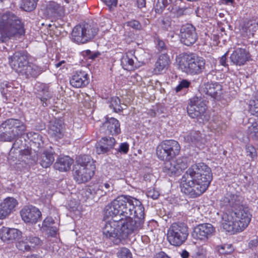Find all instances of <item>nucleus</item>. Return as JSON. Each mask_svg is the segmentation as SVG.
Instances as JSON below:
<instances>
[{"label":"nucleus","mask_w":258,"mask_h":258,"mask_svg":"<svg viewBox=\"0 0 258 258\" xmlns=\"http://www.w3.org/2000/svg\"><path fill=\"white\" fill-rule=\"evenodd\" d=\"M180 38L181 43L187 46L194 44L198 38L196 28L190 24H186L180 29Z\"/></svg>","instance_id":"nucleus-11"},{"label":"nucleus","mask_w":258,"mask_h":258,"mask_svg":"<svg viewBox=\"0 0 258 258\" xmlns=\"http://www.w3.org/2000/svg\"><path fill=\"white\" fill-rule=\"evenodd\" d=\"M201 90L212 97L218 98L222 94V87L217 83H205L201 88Z\"/></svg>","instance_id":"nucleus-24"},{"label":"nucleus","mask_w":258,"mask_h":258,"mask_svg":"<svg viewBox=\"0 0 258 258\" xmlns=\"http://www.w3.org/2000/svg\"><path fill=\"white\" fill-rule=\"evenodd\" d=\"M66 3L70 4L73 5V6L71 8L70 7L68 8L70 11L73 12L74 11H76L78 8V5L74 3V0H64Z\"/></svg>","instance_id":"nucleus-56"},{"label":"nucleus","mask_w":258,"mask_h":258,"mask_svg":"<svg viewBox=\"0 0 258 258\" xmlns=\"http://www.w3.org/2000/svg\"><path fill=\"white\" fill-rule=\"evenodd\" d=\"M121 64L124 70L127 71L132 70L138 67L134 60L132 58L130 57L127 54L123 55L121 58Z\"/></svg>","instance_id":"nucleus-35"},{"label":"nucleus","mask_w":258,"mask_h":258,"mask_svg":"<svg viewBox=\"0 0 258 258\" xmlns=\"http://www.w3.org/2000/svg\"><path fill=\"white\" fill-rule=\"evenodd\" d=\"M228 56V52L225 53L222 55L219 60V63L223 66L226 67L227 66L226 60Z\"/></svg>","instance_id":"nucleus-57"},{"label":"nucleus","mask_w":258,"mask_h":258,"mask_svg":"<svg viewBox=\"0 0 258 258\" xmlns=\"http://www.w3.org/2000/svg\"><path fill=\"white\" fill-rule=\"evenodd\" d=\"M25 33L21 19L11 12L4 13L0 18V41L4 42L16 35Z\"/></svg>","instance_id":"nucleus-4"},{"label":"nucleus","mask_w":258,"mask_h":258,"mask_svg":"<svg viewBox=\"0 0 258 258\" xmlns=\"http://www.w3.org/2000/svg\"><path fill=\"white\" fill-rule=\"evenodd\" d=\"M84 53V55L87 57L88 59H91L92 60H94L100 55V53L99 52H92L90 50H87Z\"/></svg>","instance_id":"nucleus-48"},{"label":"nucleus","mask_w":258,"mask_h":258,"mask_svg":"<svg viewBox=\"0 0 258 258\" xmlns=\"http://www.w3.org/2000/svg\"><path fill=\"white\" fill-rule=\"evenodd\" d=\"M22 70L21 73L25 74L27 78L31 77L36 78L42 72V70L41 68L33 63H28L26 67Z\"/></svg>","instance_id":"nucleus-32"},{"label":"nucleus","mask_w":258,"mask_h":258,"mask_svg":"<svg viewBox=\"0 0 258 258\" xmlns=\"http://www.w3.org/2000/svg\"><path fill=\"white\" fill-rule=\"evenodd\" d=\"M147 195L149 198H151L153 199H157L159 196V193L158 191L152 189L148 191Z\"/></svg>","instance_id":"nucleus-53"},{"label":"nucleus","mask_w":258,"mask_h":258,"mask_svg":"<svg viewBox=\"0 0 258 258\" xmlns=\"http://www.w3.org/2000/svg\"><path fill=\"white\" fill-rule=\"evenodd\" d=\"M102 127L106 129V134L117 135L120 133V123L114 117L106 118Z\"/></svg>","instance_id":"nucleus-25"},{"label":"nucleus","mask_w":258,"mask_h":258,"mask_svg":"<svg viewBox=\"0 0 258 258\" xmlns=\"http://www.w3.org/2000/svg\"><path fill=\"white\" fill-rule=\"evenodd\" d=\"M46 13L48 17L58 18L63 16V6L54 2H50L46 6Z\"/></svg>","instance_id":"nucleus-26"},{"label":"nucleus","mask_w":258,"mask_h":258,"mask_svg":"<svg viewBox=\"0 0 258 258\" xmlns=\"http://www.w3.org/2000/svg\"><path fill=\"white\" fill-rule=\"evenodd\" d=\"M70 82L71 85L74 87H84L89 83L88 75L84 71H76Z\"/></svg>","instance_id":"nucleus-21"},{"label":"nucleus","mask_w":258,"mask_h":258,"mask_svg":"<svg viewBox=\"0 0 258 258\" xmlns=\"http://www.w3.org/2000/svg\"><path fill=\"white\" fill-rule=\"evenodd\" d=\"M247 155L249 156L251 158L256 156V151L255 148L251 145H247L245 148Z\"/></svg>","instance_id":"nucleus-50"},{"label":"nucleus","mask_w":258,"mask_h":258,"mask_svg":"<svg viewBox=\"0 0 258 258\" xmlns=\"http://www.w3.org/2000/svg\"><path fill=\"white\" fill-rule=\"evenodd\" d=\"M180 151V146L174 140H165L159 144L156 150L158 158L162 161H169L177 156Z\"/></svg>","instance_id":"nucleus-8"},{"label":"nucleus","mask_w":258,"mask_h":258,"mask_svg":"<svg viewBox=\"0 0 258 258\" xmlns=\"http://www.w3.org/2000/svg\"><path fill=\"white\" fill-rule=\"evenodd\" d=\"M21 235V231L17 229L3 227L0 229V238L4 242H12Z\"/></svg>","instance_id":"nucleus-22"},{"label":"nucleus","mask_w":258,"mask_h":258,"mask_svg":"<svg viewBox=\"0 0 258 258\" xmlns=\"http://www.w3.org/2000/svg\"><path fill=\"white\" fill-rule=\"evenodd\" d=\"M186 109L188 115L192 118L197 119L200 122L208 119L206 101L201 96L196 95L190 98Z\"/></svg>","instance_id":"nucleus-10"},{"label":"nucleus","mask_w":258,"mask_h":258,"mask_svg":"<svg viewBox=\"0 0 258 258\" xmlns=\"http://www.w3.org/2000/svg\"><path fill=\"white\" fill-rule=\"evenodd\" d=\"M150 242V239L147 235L142 236L141 237V243L144 244V245L141 246V249L145 248L146 245Z\"/></svg>","instance_id":"nucleus-54"},{"label":"nucleus","mask_w":258,"mask_h":258,"mask_svg":"<svg viewBox=\"0 0 258 258\" xmlns=\"http://www.w3.org/2000/svg\"><path fill=\"white\" fill-rule=\"evenodd\" d=\"M174 0H158L155 7L156 13L161 14L165 8L172 3Z\"/></svg>","instance_id":"nucleus-38"},{"label":"nucleus","mask_w":258,"mask_h":258,"mask_svg":"<svg viewBox=\"0 0 258 258\" xmlns=\"http://www.w3.org/2000/svg\"><path fill=\"white\" fill-rule=\"evenodd\" d=\"M73 163V160L70 157L66 156L59 158L54 164V168L60 171H67L70 170Z\"/></svg>","instance_id":"nucleus-29"},{"label":"nucleus","mask_w":258,"mask_h":258,"mask_svg":"<svg viewBox=\"0 0 258 258\" xmlns=\"http://www.w3.org/2000/svg\"><path fill=\"white\" fill-rule=\"evenodd\" d=\"M9 63L12 68L18 73H21L28 64L27 53L24 51L16 52L9 57Z\"/></svg>","instance_id":"nucleus-13"},{"label":"nucleus","mask_w":258,"mask_h":258,"mask_svg":"<svg viewBox=\"0 0 258 258\" xmlns=\"http://www.w3.org/2000/svg\"><path fill=\"white\" fill-rule=\"evenodd\" d=\"M20 214L22 220L26 224H35L41 217L40 210L32 205L24 206Z\"/></svg>","instance_id":"nucleus-12"},{"label":"nucleus","mask_w":258,"mask_h":258,"mask_svg":"<svg viewBox=\"0 0 258 258\" xmlns=\"http://www.w3.org/2000/svg\"><path fill=\"white\" fill-rule=\"evenodd\" d=\"M190 83L186 80H182L178 85L175 88V91L176 92L180 91L184 88H187L189 86Z\"/></svg>","instance_id":"nucleus-47"},{"label":"nucleus","mask_w":258,"mask_h":258,"mask_svg":"<svg viewBox=\"0 0 258 258\" xmlns=\"http://www.w3.org/2000/svg\"><path fill=\"white\" fill-rule=\"evenodd\" d=\"M85 194L89 198L90 196H92L93 198L96 197L97 198L107 195L104 188L101 187L100 184L89 186L86 189Z\"/></svg>","instance_id":"nucleus-34"},{"label":"nucleus","mask_w":258,"mask_h":258,"mask_svg":"<svg viewBox=\"0 0 258 258\" xmlns=\"http://www.w3.org/2000/svg\"><path fill=\"white\" fill-rule=\"evenodd\" d=\"M215 232V229L211 224H200L194 228L192 236L194 238L206 240L211 237Z\"/></svg>","instance_id":"nucleus-14"},{"label":"nucleus","mask_w":258,"mask_h":258,"mask_svg":"<svg viewBox=\"0 0 258 258\" xmlns=\"http://www.w3.org/2000/svg\"><path fill=\"white\" fill-rule=\"evenodd\" d=\"M124 106H125V105H121L120 100L118 97H115L112 98L110 101V107L112 108L115 112H118L122 111L124 109Z\"/></svg>","instance_id":"nucleus-39"},{"label":"nucleus","mask_w":258,"mask_h":258,"mask_svg":"<svg viewBox=\"0 0 258 258\" xmlns=\"http://www.w3.org/2000/svg\"><path fill=\"white\" fill-rule=\"evenodd\" d=\"M157 47L159 51H163L165 49L164 42L162 40L158 41Z\"/></svg>","instance_id":"nucleus-60"},{"label":"nucleus","mask_w":258,"mask_h":258,"mask_svg":"<svg viewBox=\"0 0 258 258\" xmlns=\"http://www.w3.org/2000/svg\"><path fill=\"white\" fill-rule=\"evenodd\" d=\"M119 258H133L130 250L125 247L121 248L118 252Z\"/></svg>","instance_id":"nucleus-45"},{"label":"nucleus","mask_w":258,"mask_h":258,"mask_svg":"<svg viewBox=\"0 0 258 258\" xmlns=\"http://www.w3.org/2000/svg\"><path fill=\"white\" fill-rule=\"evenodd\" d=\"M26 128V126L23 122L14 118L8 119L0 125V129L13 132L14 133L17 131L19 134H25Z\"/></svg>","instance_id":"nucleus-17"},{"label":"nucleus","mask_w":258,"mask_h":258,"mask_svg":"<svg viewBox=\"0 0 258 258\" xmlns=\"http://www.w3.org/2000/svg\"><path fill=\"white\" fill-rule=\"evenodd\" d=\"M17 248L22 251H30L31 250V246L28 244L27 242L24 241H20L16 244Z\"/></svg>","instance_id":"nucleus-44"},{"label":"nucleus","mask_w":258,"mask_h":258,"mask_svg":"<svg viewBox=\"0 0 258 258\" xmlns=\"http://www.w3.org/2000/svg\"><path fill=\"white\" fill-rule=\"evenodd\" d=\"M222 225L223 228L232 234L241 232L238 221L235 219L232 212L223 213L222 216Z\"/></svg>","instance_id":"nucleus-15"},{"label":"nucleus","mask_w":258,"mask_h":258,"mask_svg":"<svg viewBox=\"0 0 258 258\" xmlns=\"http://www.w3.org/2000/svg\"><path fill=\"white\" fill-rule=\"evenodd\" d=\"M21 154L22 155L29 156L31 154V151L28 149L22 150Z\"/></svg>","instance_id":"nucleus-64"},{"label":"nucleus","mask_w":258,"mask_h":258,"mask_svg":"<svg viewBox=\"0 0 258 258\" xmlns=\"http://www.w3.org/2000/svg\"><path fill=\"white\" fill-rule=\"evenodd\" d=\"M248 52L246 49L238 48H236L230 56L231 62L236 66H241L244 65L248 60Z\"/></svg>","instance_id":"nucleus-20"},{"label":"nucleus","mask_w":258,"mask_h":258,"mask_svg":"<svg viewBox=\"0 0 258 258\" xmlns=\"http://www.w3.org/2000/svg\"><path fill=\"white\" fill-rule=\"evenodd\" d=\"M179 69L188 75L201 74L205 69V59L194 53H183L179 56Z\"/></svg>","instance_id":"nucleus-5"},{"label":"nucleus","mask_w":258,"mask_h":258,"mask_svg":"<svg viewBox=\"0 0 258 258\" xmlns=\"http://www.w3.org/2000/svg\"><path fill=\"white\" fill-rule=\"evenodd\" d=\"M173 18H179L183 16L189 15L193 13V9L190 7L180 8L177 6H172L168 8Z\"/></svg>","instance_id":"nucleus-33"},{"label":"nucleus","mask_w":258,"mask_h":258,"mask_svg":"<svg viewBox=\"0 0 258 258\" xmlns=\"http://www.w3.org/2000/svg\"><path fill=\"white\" fill-rule=\"evenodd\" d=\"M77 161L73 170L74 179L79 184L86 182L94 174V161L90 156L84 155L80 156Z\"/></svg>","instance_id":"nucleus-6"},{"label":"nucleus","mask_w":258,"mask_h":258,"mask_svg":"<svg viewBox=\"0 0 258 258\" xmlns=\"http://www.w3.org/2000/svg\"><path fill=\"white\" fill-rule=\"evenodd\" d=\"M24 134H19V133L16 131V133L10 131H7L5 130H2L0 129V140L3 142H13L15 141L14 143L13 144V147L14 148H19L18 144V138Z\"/></svg>","instance_id":"nucleus-27"},{"label":"nucleus","mask_w":258,"mask_h":258,"mask_svg":"<svg viewBox=\"0 0 258 258\" xmlns=\"http://www.w3.org/2000/svg\"><path fill=\"white\" fill-rule=\"evenodd\" d=\"M109 7H115L117 3V0H101Z\"/></svg>","instance_id":"nucleus-55"},{"label":"nucleus","mask_w":258,"mask_h":258,"mask_svg":"<svg viewBox=\"0 0 258 258\" xmlns=\"http://www.w3.org/2000/svg\"><path fill=\"white\" fill-rule=\"evenodd\" d=\"M191 178L183 184L181 191L191 198H196L205 192L213 179L211 168L204 163L192 165L186 171Z\"/></svg>","instance_id":"nucleus-2"},{"label":"nucleus","mask_w":258,"mask_h":258,"mask_svg":"<svg viewBox=\"0 0 258 258\" xmlns=\"http://www.w3.org/2000/svg\"><path fill=\"white\" fill-rule=\"evenodd\" d=\"M54 152L50 148L49 150H44L37 154V162L43 168L50 167L54 161Z\"/></svg>","instance_id":"nucleus-23"},{"label":"nucleus","mask_w":258,"mask_h":258,"mask_svg":"<svg viewBox=\"0 0 258 258\" xmlns=\"http://www.w3.org/2000/svg\"><path fill=\"white\" fill-rule=\"evenodd\" d=\"M162 24L164 25V28H166V29H167L170 26L171 22L168 20H162Z\"/></svg>","instance_id":"nucleus-63"},{"label":"nucleus","mask_w":258,"mask_h":258,"mask_svg":"<svg viewBox=\"0 0 258 258\" xmlns=\"http://www.w3.org/2000/svg\"><path fill=\"white\" fill-rule=\"evenodd\" d=\"M28 138L33 142L34 146L38 149L43 147V142L42 140V137L37 133H30L27 134Z\"/></svg>","instance_id":"nucleus-37"},{"label":"nucleus","mask_w":258,"mask_h":258,"mask_svg":"<svg viewBox=\"0 0 258 258\" xmlns=\"http://www.w3.org/2000/svg\"><path fill=\"white\" fill-rule=\"evenodd\" d=\"M100 185L101 187L104 188V191H105L107 194L113 191L114 189L113 180H109L105 182H102Z\"/></svg>","instance_id":"nucleus-42"},{"label":"nucleus","mask_w":258,"mask_h":258,"mask_svg":"<svg viewBox=\"0 0 258 258\" xmlns=\"http://www.w3.org/2000/svg\"><path fill=\"white\" fill-rule=\"evenodd\" d=\"M249 111L251 114L258 116V98L250 102Z\"/></svg>","instance_id":"nucleus-43"},{"label":"nucleus","mask_w":258,"mask_h":258,"mask_svg":"<svg viewBox=\"0 0 258 258\" xmlns=\"http://www.w3.org/2000/svg\"><path fill=\"white\" fill-rule=\"evenodd\" d=\"M26 240L31 244V248L34 247L36 246L41 245L42 243V241L38 237L34 235L27 236Z\"/></svg>","instance_id":"nucleus-41"},{"label":"nucleus","mask_w":258,"mask_h":258,"mask_svg":"<svg viewBox=\"0 0 258 258\" xmlns=\"http://www.w3.org/2000/svg\"><path fill=\"white\" fill-rule=\"evenodd\" d=\"M48 133L56 140L62 138L63 134L61 121L60 120H55L54 121L51 122Z\"/></svg>","instance_id":"nucleus-28"},{"label":"nucleus","mask_w":258,"mask_h":258,"mask_svg":"<svg viewBox=\"0 0 258 258\" xmlns=\"http://www.w3.org/2000/svg\"><path fill=\"white\" fill-rule=\"evenodd\" d=\"M126 25L136 30H141L142 28V25L139 21L134 20L126 23Z\"/></svg>","instance_id":"nucleus-46"},{"label":"nucleus","mask_w":258,"mask_h":258,"mask_svg":"<svg viewBox=\"0 0 258 258\" xmlns=\"http://www.w3.org/2000/svg\"><path fill=\"white\" fill-rule=\"evenodd\" d=\"M38 0H22L20 8L26 12H31L36 7Z\"/></svg>","instance_id":"nucleus-36"},{"label":"nucleus","mask_w":258,"mask_h":258,"mask_svg":"<svg viewBox=\"0 0 258 258\" xmlns=\"http://www.w3.org/2000/svg\"><path fill=\"white\" fill-rule=\"evenodd\" d=\"M170 62L169 57L165 53L161 54L155 64L154 71L155 74H159L164 70L167 69Z\"/></svg>","instance_id":"nucleus-30"},{"label":"nucleus","mask_w":258,"mask_h":258,"mask_svg":"<svg viewBox=\"0 0 258 258\" xmlns=\"http://www.w3.org/2000/svg\"><path fill=\"white\" fill-rule=\"evenodd\" d=\"M153 258H171L163 251H160L156 254Z\"/></svg>","instance_id":"nucleus-59"},{"label":"nucleus","mask_w":258,"mask_h":258,"mask_svg":"<svg viewBox=\"0 0 258 258\" xmlns=\"http://www.w3.org/2000/svg\"><path fill=\"white\" fill-rule=\"evenodd\" d=\"M98 31V28L93 25L85 23L77 25L72 32V39L78 43H85L92 39Z\"/></svg>","instance_id":"nucleus-9"},{"label":"nucleus","mask_w":258,"mask_h":258,"mask_svg":"<svg viewBox=\"0 0 258 258\" xmlns=\"http://www.w3.org/2000/svg\"><path fill=\"white\" fill-rule=\"evenodd\" d=\"M129 145L127 143H121L117 150H116V153H121L126 154L128 151Z\"/></svg>","instance_id":"nucleus-49"},{"label":"nucleus","mask_w":258,"mask_h":258,"mask_svg":"<svg viewBox=\"0 0 258 258\" xmlns=\"http://www.w3.org/2000/svg\"><path fill=\"white\" fill-rule=\"evenodd\" d=\"M258 245V240L257 239H253L249 242V247L250 248L256 247Z\"/></svg>","instance_id":"nucleus-61"},{"label":"nucleus","mask_w":258,"mask_h":258,"mask_svg":"<svg viewBox=\"0 0 258 258\" xmlns=\"http://www.w3.org/2000/svg\"><path fill=\"white\" fill-rule=\"evenodd\" d=\"M222 206H229L233 209L232 213L235 219L238 221L241 231L247 227L251 220L252 215L248 207L242 204V198L240 196L227 194L220 201Z\"/></svg>","instance_id":"nucleus-3"},{"label":"nucleus","mask_w":258,"mask_h":258,"mask_svg":"<svg viewBox=\"0 0 258 258\" xmlns=\"http://www.w3.org/2000/svg\"><path fill=\"white\" fill-rule=\"evenodd\" d=\"M187 167V164L182 159H178L176 161H166L164 164L163 170L167 175L171 176L179 175L183 170Z\"/></svg>","instance_id":"nucleus-16"},{"label":"nucleus","mask_w":258,"mask_h":258,"mask_svg":"<svg viewBox=\"0 0 258 258\" xmlns=\"http://www.w3.org/2000/svg\"><path fill=\"white\" fill-rule=\"evenodd\" d=\"M9 88H12V87L9 86L7 82H4L1 84V93L4 96L7 97V96L5 95L7 94L8 91H10L9 90Z\"/></svg>","instance_id":"nucleus-52"},{"label":"nucleus","mask_w":258,"mask_h":258,"mask_svg":"<svg viewBox=\"0 0 258 258\" xmlns=\"http://www.w3.org/2000/svg\"><path fill=\"white\" fill-rule=\"evenodd\" d=\"M188 228L183 222L172 223L167 231V237L169 242L172 245L179 246L187 240Z\"/></svg>","instance_id":"nucleus-7"},{"label":"nucleus","mask_w":258,"mask_h":258,"mask_svg":"<svg viewBox=\"0 0 258 258\" xmlns=\"http://www.w3.org/2000/svg\"><path fill=\"white\" fill-rule=\"evenodd\" d=\"M184 141L191 145L200 146L203 143V139L201 133L198 131H191L184 136Z\"/></svg>","instance_id":"nucleus-31"},{"label":"nucleus","mask_w":258,"mask_h":258,"mask_svg":"<svg viewBox=\"0 0 258 258\" xmlns=\"http://www.w3.org/2000/svg\"><path fill=\"white\" fill-rule=\"evenodd\" d=\"M116 143L113 137H103L96 144V152L98 154H105L113 149Z\"/></svg>","instance_id":"nucleus-19"},{"label":"nucleus","mask_w":258,"mask_h":258,"mask_svg":"<svg viewBox=\"0 0 258 258\" xmlns=\"http://www.w3.org/2000/svg\"><path fill=\"white\" fill-rule=\"evenodd\" d=\"M49 235L52 237H55L57 234L58 230L57 227L55 226H52L49 227Z\"/></svg>","instance_id":"nucleus-58"},{"label":"nucleus","mask_w":258,"mask_h":258,"mask_svg":"<svg viewBox=\"0 0 258 258\" xmlns=\"http://www.w3.org/2000/svg\"><path fill=\"white\" fill-rule=\"evenodd\" d=\"M138 7L139 8H142L146 6V0H137Z\"/></svg>","instance_id":"nucleus-62"},{"label":"nucleus","mask_w":258,"mask_h":258,"mask_svg":"<svg viewBox=\"0 0 258 258\" xmlns=\"http://www.w3.org/2000/svg\"><path fill=\"white\" fill-rule=\"evenodd\" d=\"M248 132L251 137L258 140V121L248 126Z\"/></svg>","instance_id":"nucleus-40"},{"label":"nucleus","mask_w":258,"mask_h":258,"mask_svg":"<svg viewBox=\"0 0 258 258\" xmlns=\"http://www.w3.org/2000/svg\"><path fill=\"white\" fill-rule=\"evenodd\" d=\"M17 204V201L14 198H6L0 203V219L6 218L12 213Z\"/></svg>","instance_id":"nucleus-18"},{"label":"nucleus","mask_w":258,"mask_h":258,"mask_svg":"<svg viewBox=\"0 0 258 258\" xmlns=\"http://www.w3.org/2000/svg\"><path fill=\"white\" fill-rule=\"evenodd\" d=\"M54 224V220L52 217L46 218L42 223V227L49 228L53 226L52 225Z\"/></svg>","instance_id":"nucleus-51"},{"label":"nucleus","mask_w":258,"mask_h":258,"mask_svg":"<svg viewBox=\"0 0 258 258\" xmlns=\"http://www.w3.org/2000/svg\"><path fill=\"white\" fill-rule=\"evenodd\" d=\"M105 216L112 218L123 216L119 220L107 222L103 228L106 238L115 244L127 238L142 229L144 223V208L141 202L129 196H118L104 209Z\"/></svg>","instance_id":"nucleus-1"}]
</instances>
